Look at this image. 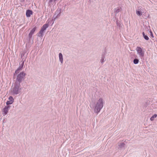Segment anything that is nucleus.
I'll list each match as a JSON object with an SVG mask.
<instances>
[{"label": "nucleus", "instance_id": "20", "mask_svg": "<svg viewBox=\"0 0 157 157\" xmlns=\"http://www.w3.org/2000/svg\"><path fill=\"white\" fill-rule=\"evenodd\" d=\"M137 10H139V11H143V8L141 6H140L138 7Z\"/></svg>", "mask_w": 157, "mask_h": 157}, {"label": "nucleus", "instance_id": "18", "mask_svg": "<svg viewBox=\"0 0 157 157\" xmlns=\"http://www.w3.org/2000/svg\"><path fill=\"white\" fill-rule=\"evenodd\" d=\"M139 61V60L138 59H134L133 60V63L135 64H137L138 63Z\"/></svg>", "mask_w": 157, "mask_h": 157}, {"label": "nucleus", "instance_id": "11", "mask_svg": "<svg viewBox=\"0 0 157 157\" xmlns=\"http://www.w3.org/2000/svg\"><path fill=\"white\" fill-rule=\"evenodd\" d=\"M59 60L61 62V63L62 64L63 63V58L62 54L61 53H59Z\"/></svg>", "mask_w": 157, "mask_h": 157}, {"label": "nucleus", "instance_id": "23", "mask_svg": "<svg viewBox=\"0 0 157 157\" xmlns=\"http://www.w3.org/2000/svg\"><path fill=\"white\" fill-rule=\"evenodd\" d=\"M13 102L10 101H7L6 102V104L7 105H9L10 104H12Z\"/></svg>", "mask_w": 157, "mask_h": 157}, {"label": "nucleus", "instance_id": "2", "mask_svg": "<svg viewBox=\"0 0 157 157\" xmlns=\"http://www.w3.org/2000/svg\"><path fill=\"white\" fill-rule=\"evenodd\" d=\"M21 90L20 84L15 82L13 87L11 88V92L13 95H17L20 92Z\"/></svg>", "mask_w": 157, "mask_h": 157}, {"label": "nucleus", "instance_id": "16", "mask_svg": "<svg viewBox=\"0 0 157 157\" xmlns=\"http://www.w3.org/2000/svg\"><path fill=\"white\" fill-rule=\"evenodd\" d=\"M136 13L137 15L139 16H140L142 15V11H139L137 10H136Z\"/></svg>", "mask_w": 157, "mask_h": 157}, {"label": "nucleus", "instance_id": "19", "mask_svg": "<svg viewBox=\"0 0 157 157\" xmlns=\"http://www.w3.org/2000/svg\"><path fill=\"white\" fill-rule=\"evenodd\" d=\"M36 27H35L33 28L32 29V30L30 32V33H32L33 34V33H34V32L36 31Z\"/></svg>", "mask_w": 157, "mask_h": 157}, {"label": "nucleus", "instance_id": "24", "mask_svg": "<svg viewBox=\"0 0 157 157\" xmlns=\"http://www.w3.org/2000/svg\"><path fill=\"white\" fill-rule=\"evenodd\" d=\"M116 23L118 26H119V27H121V24L120 23L118 22V21H116Z\"/></svg>", "mask_w": 157, "mask_h": 157}, {"label": "nucleus", "instance_id": "21", "mask_svg": "<svg viewBox=\"0 0 157 157\" xmlns=\"http://www.w3.org/2000/svg\"><path fill=\"white\" fill-rule=\"evenodd\" d=\"M9 101H11V102H13L14 99L12 97L10 96L9 97Z\"/></svg>", "mask_w": 157, "mask_h": 157}, {"label": "nucleus", "instance_id": "27", "mask_svg": "<svg viewBox=\"0 0 157 157\" xmlns=\"http://www.w3.org/2000/svg\"><path fill=\"white\" fill-rule=\"evenodd\" d=\"M25 0H21L22 2H24Z\"/></svg>", "mask_w": 157, "mask_h": 157}, {"label": "nucleus", "instance_id": "26", "mask_svg": "<svg viewBox=\"0 0 157 157\" xmlns=\"http://www.w3.org/2000/svg\"><path fill=\"white\" fill-rule=\"evenodd\" d=\"M151 36H152V37H153V36L152 34V33L151 32Z\"/></svg>", "mask_w": 157, "mask_h": 157}, {"label": "nucleus", "instance_id": "7", "mask_svg": "<svg viewBox=\"0 0 157 157\" xmlns=\"http://www.w3.org/2000/svg\"><path fill=\"white\" fill-rule=\"evenodd\" d=\"M61 9H58L56 11L55 14L54 15L53 17L55 19H56L59 17L60 15V14L61 12Z\"/></svg>", "mask_w": 157, "mask_h": 157}, {"label": "nucleus", "instance_id": "10", "mask_svg": "<svg viewBox=\"0 0 157 157\" xmlns=\"http://www.w3.org/2000/svg\"><path fill=\"white\" fill-rule=\"evenodd\" d=\"M121 10L122 9L121 7H118L115 8L114 10V12L115 13V15H116L117 13L121 11Z\"/></svg>", "mask_w": 157, "mask_h": 157}, {"label": "nucleus", "instance_id": "9", "mask_svg": "<svg viewBox=\"0 0 157 157\" xmlns=\"http://www.w3.org/2000/svg\"><path fill=\"white\" fill-rule=\"evenodd\" d=\"M33 13V12L32 10H26V15L27 17H29L30 16L31 14Z\"/></svg>", "mask_w": 157, "mask_h": 157}, {"label": "nucleus", "instance_id": "14", "mask_svg": "<svg viewBox=\"0 0 157 157\" xmlns=\"http://www.w3.org/2000/svg\"><path fill=\"white\" fill-rule=\"evenodd\" d=\"M105 57L104 56H102L101 57V59L100 60V62L102 64L105 61Z\"/></svg>", "mask_w": 157, "mask_h": 157}, {"label": "nucleus", "instance_id": "1", "mask_svg": "<svg viewBox=\"0 0 157 157\" xmlns=\"http://www.w3.org/2000/svg\"><path fill=\"white\" fill-rule=\"evenodd\" d=\"M103 100L100 98L98 101L94 109V112L98 114L103 106Z\"/></svg>", "mask_w": 157, "mask_h": 157}, {"label": "nucleus", "instance_id": "15", "mask_svg": "<svg viewBox=\"0 0 157 157\" xmlns=\"http://www.w3.org/2000/svg\"><path fill=\"white\" fill-rule=\"evenodd\" d=\"M157 117V115L156 114H155L150 118V120L151 121H153L154 120L155 118L156 117Z\"/></svg>", "mask_w": 157, "mask_h": 157}, {"label": "nucleus", "instance_id": "6", "mask_svg": "<svg viewBox=\"0 0 157 157\" xmlns=\"http://www.w3.org/2000/svg\"><path fill=\"white\" fill-rule=\"evenodd\" d=\"M10 107V106L8 105L7 106H5V107L2 109V114L4 116H5L7 114Z\"/></svg>", "mask_w": 157, "mask_h": 157}, {"label": "nucleus", "instance_id": "4", "mask_svg": "<svg viewBox=\"0 0 157 157\" xmlns=\"http://www.w3.org/2000/svg\"><path fill=\"white\" fill-rule=\"evenodd\" d=\"M136 50L137 51V54L138 55L140 58L142 59L144 57V51L143 48L140 47H137L136 48Z\"/></svg>", "mask_w": 157, "mask_h": 157}, {"label": "nucleus", "instance_id": "8", "mask_svg": "<svg viewBox=\"0 0 157 157\" xmlns=\"http://www.w3.org/2000/svg\"><path fill=\"white\" fill-rule=\"evenodd\" d=\"M125 144L123 142H120L118 143V148L124 149Z\"/></svg>", "mask_w": 157, "mask_h": 157}, {"label": "nucleus", "instance_id": "25", "mask_svg": "<svg viewBox=\"0 0 157 157\" xmlns=\"http://www.w3.org/2000/svg\"><path fill=\"white\" fill-rule=\"evenodd\" d=\"M24 56V54H21V58H22V60H23L24 58H23V57Z\"/></svg>", "mask_w": 157, "mask_h": 157}, {"label": "nucleus", "instance_id": "22", "mask_svg": "<svg viewBox=\"0 0 157 157\" xmlns=\"http://www.w3.org/2000/svg\"><path fill=\"white\" fill-rule=\"evenodd\" d=\"M33 34L31 33H29V40H30V39H31V38H32V35H33Z\"/></svg>", "mask_w": 157, "mask_h": 157}, {"label": "nucleus", "instance_id": "3", "mask_svg": "<svg viewBox=\"0 0 157 157\" xmlns=\"http://www.w3.org/2000/svg\"><path fill=\"white\" fill-rule=\"evenodd\" d=\"M26 75V74L24 72H21L17 76L15 82L20 83L22 82V79Z\"/></svg>", "mask_w": 157, "mask_h": 157}, {"label": "nucleus", "instance_id": "12", "mask_svg": "<svg viewBox=\"0 0 157 157\" xmlns=\"http://www.w3.org/2000/svg\"><path fill=\"white\" fill-rule=\"evenodd\" d=\"M48 26L49 25L48 24H45L43 25L41 29L44 31L46 30V29L48 27Z\"/></svg>", "mask_w": 157, "mask_h": 157}, {"label": "nucleus", "instance_id": "5", "mask_svg": "<svg viewBox=\"0 0 157 157\" xmlns=\"http://www.w3.org/2000/svg\"><path fill=\"white\" fill-rule=\"evenodd\" d=\"M24 61H23L22 62L21 64L20 63V66L17 68V69L16 70L15 73L14 74V77L15 76V75H16L19 72L22 70V69L23 68L24 65Z\"/></svg>", "mask_w": 157, "mask_h": 157}, {"label": "nucleus", "instance_id": "17", "mask_svg": "<svg viewBox=\"0 0 157 157\" xmlns=\"http://www.w3.org/2000/svg\"><path fill=\"white\" fill-rule=\"evenodd\" d=\"M142 34H143V36L144 38L146 40H149V37H148V36H147L145 34L144 32H143Z\"/></svg>", "mask_w": 157, "mask_h": 157}, {"label": "nucleus", "instance_id": "13", "mask_svg": "<svg viewBox=\"0 0 157 157\" xmlns=\"http://www.w3.org/2000/svg\"><path fill=\"white\" fill-rule=\"evenodd\" d=\"M44 31L41 29L39 33L38 34V36L39 37H42L43 35V33Z\"/></svg>", "mask_w": 157, "mask_h": 157}]
</instances>
